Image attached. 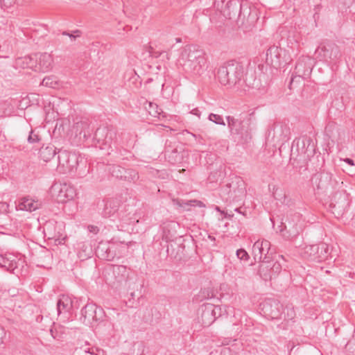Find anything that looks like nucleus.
Segmentation results:
<instances>
[{
  "mask_svg": "<svg viewBox=\"0 0 355 355\" xmlns=\"http://www.w3.org/2000/svg\"><path fill=\"white\" fill-rule=\"evenodd\" d=\"M178 64L187 75L200 76L207 69L205 53L196 46H187L181 52Z\"/></svg>",
  "mask_w": 355,
  "mask_h": 355,
  "instance_id": "nucleus-1",
  "label": "nucleus"
},
{
  "mask_svg": "<svg viewBox=\"0 0 355 355\" xmlns=\"http://www.w3.org/2000/svg\"><path fill=\"white\" fill-rule=\"evenodd\" d=\"M244 67L240 62L229 61L220 67L217 71L219 83L227 88L243 90L244 85Z\"/></svg>",
  "mask_w": 355,
  "mask_h": 355,
  "instance_id": "nucleus-2",
  "label": "nucleus"
},
{
  "mask_svg": "<svg viewBox=\"0 0 355 355\" xmlns=\"http://www.w3.org/2000/svg\"><path fill=\"white\" fill-rule=\"evenodd\" d=\"M230 135L235 140L247 142L250 138V117L248 114H241L239 116L226 117Z\"/></svg>",
  "mask_w": 355,
  "mask_h": 355,
  "instance_id": "nucleus-3",
  "label": "nucleus"
},
{
  "mask_svg": "<svg viewBox=\"0 0 355 355\" xmlns=\"http://www.w3.org/2000/svg\"><path fill=\"white\" fill-rule=\"evenodd\" d=\"M312 182L318 191V193L325 194L331 196L339 190L343 184L331 172L323 170L316 173L312 178Z\"/></svg>",
  "mask_w": 355,
  "mask_h": 355,
  "instance_id": "nucleus-4",
  "label": "nucleus"
},
{
  "mask_svg": "<svg viewBox=\"0 0 355 355\" xmlns=\"http://www.w3.org/2000/svg\"><path fill=\"white\" fill-rule=\"evenodd\" d=\"M105 316L104 310L98 307L94 304H87L81 309V318L83 323L86 324H91L94 326V323H97L96 328L98 331H102L103 327H107L109 329L112 330L114 324L109 320H104Z\"/></svg>",
  "mask_w": 355,
  "mask_h": 355,
  "instance_id": "nucleus-5",
  "label": "nucleus"
},
{
  "mask_svg": "<svg viewBox=\"0 0 355 355\" xmlns=\"http://www.w3.org/2000/svg\"><path fill=\"white\" fill-rule=\"evenodd\" d=\"M313 66V60L309 56H301L296 64L294 71L292 73L289 87L295 82H300V80H304L309 77Z\"/></svg>",
  "mask_w": 355,
  "mask_h": 355,
  "instance_id": "nucleus-6",
  "label": "nucleus"
},
{
  "mask_svg": "<svg viewBox=\"0 0 355 355\" xmlns=\"http://www.w3.org/2000/svg\"><path fill=\"white\" fill-rule=\"evenodd\" d=\"M296 150L297 155L304 161L309 159L315 154V145L311 138L303 136L293 141L292 152Z\"/></svg>",
  "mask_w": 355,
  "mask_h": 355,
  "instance_id": "nucleus-7",
  "label": "nucleus"
},
{
  "mask_svg": "<svg viewBox=\"0 0 355 355\" xmlns=\"http://www.w3.org/2000/svg\"><path fill=\"white\" fill-rule=\"evenodd\" d=\"M302 254L305 259L321 262L327 260L330 255L329 247L325 243L306 245Z\"/></svg>",
  "mask_w": 355,
  "mask_h": 355,
  "instance_id": "nucleus-8",
  "label": "nucleus"
},
{
  "mask_svg": "<svg viewBox=\"0 0 355 355\" xmlns=\"http://www.w3.org/2000/svg\"><path fill=\"white\" fill-rule=\"evenodd\" d=\"M58 168L64 173H76L79 166V157L74 153L67 150L58 152Z\"/></svg>",
  "mask_w": 355,
  "mask_h": 355,
  "instance_id": "nucleus-9",
  "label": "nucleus"
},
{
  "mask_svg": "<svg viewBox=\"0 0 355 355\" xmlns=\"http://www.w3.org/2000/svg\"><path fill=\"white\" fill-rule=\"evenodd\" d=\"M116 138V133L113 129L101 126L96 129L94 136L96 146L101 149L110 148Z\"/></svg>",
  "mask_w": 355,
  "mask_h": 355,
  "instance_id": "nucleus-10",
  "label": "nucleus"
},
{
  "mask_svg": "<svg viewBox=\"0 0 355 355\" xmlns=\"http://www.w3.org/2000/svg\"><path fill=\"white\" fill-rule=\"evenodd\" d=\"M321 60L334 61L340 56L339 47L334 42H327L321 44L315 51Z\"/></svg>",
  "mask_w": 355,
  "mask_h": 355,
  "instance_id": "nucleus-11",
  "label": "nucleus"
},
{
  "mask_svg": "<svg viewBox=\"0 0 355 355\" xmlns=\"http://www.w3.org/2000/svg\"><path fill=\"white\" fill-rule=\"evenodd\" d=\"M270 243L268 240L257 241L252 246V254L255 261H271L272 252Z\"/></svg>",
  "mask_w": 355,
  "mask_h": 355,
  "instance_id": "nucleus-12",
  "label": "nucleus"
},
{
  "mask_svg": "<svg viewBox=\"0 0 355 355\" xmlns=\"http://www.w3.org/2000/svg\"><path fill=\"white\" fill-rule=\"evenodd\" d=\"M332 196L330 203L331 212L336 218L342 217L349 205L347 195L344 192L338 190Z\"/></svg>",
  "mask_w": 355,
  "mask_h": 355,
  "instance_id": "nucleus-13",
  "label": "nucleus"
},
{
  "mask_svg": "<svg viewBox=\"0 0 355 355\" xmlns=\"http://www.w3.org/2000/svg\"><path fill=\"white\" fill-rule=\"evenodd\" d=\"M234 6L239 11V20L241 21L246 28L254 26L258 19L257 10H251L247 3H235Z\"/></svg>",
  "mask_w": 355,
  "mask_h": 355,
  "instance_id": "nucleus-14",
  "label": "nucleus"
},
{
  "mask_svg": "<svg viewBox=\"0 0 355 355\" xmlns=\"http://www.w3.org/2000/svg\"><path fill=\"white\" fill-rule=\"evenodd\" d=\"M290 128L288 124L278 121L275 123L268 130V137H271L274 141L284 143L289 139Z\"/></svg>",
  "mask_w": 355,
  "mask_h": 355,
  "instance_id": "nucleus-15",
  "label": "nucleus"
},
{
  "mask_svg": "<svg viewBox=\"0 0 355 355\" xmlns=\"http://www.w3.org/2000/svg\"><path fill=\"white\" fill-rule=\"evenodd\" d=\"M110 173L117 179L135 182L139 179V173L135 169L125 168L119 165L109 166Z\"/></svg>",
  "mask_w": 355,
  "mask_h": 355,
  "instance_id": "nucleus-16",
  "label": "nucleus"
},
{
  "mask_svg": "<svg viewBox=\"0 0 355 355\" xmlns=\"http://www.w3.org/2000/svg\"><path fill=\"white\" fill-rule=\"evenodd\" d=\"M266 62L270 64L273 67H279L283 63H287L286 59V51L277 46H270L266 53Z\"/></svg>",
  "mask_w": 355,
  "mask_h": 355,
  "instance_id": "nucleus-17",
  "label": "nucleus"
},
{
  "mask_svg": "<svg viewBox=\"0 0 355 355\" xmlns=\"http://www.w3.org/2000/svg\"><path fill=\"white\" fill-rule=\"evenodd\" d=\"M261 310L266 317L272 320L279 319L283 311V306L275 299H267L262 303Z\"/></svg>",
  "mask_w": 355,
  "mask_h": 355,
  "instance_id": "nucleus-18",
  "label": "nucleus"
},
{
  "mask_svg": "<svg viewBox=\"0 0 355 355\" xmlns=\"http://www.w3.org/2000/svg\"><path fill=\"white\" fill-rule=\"evenodd\" d=\"M52 191L60 202L72 200L76 194L74 187L67 183L55 184L52 186Z\"/></svg>",
  "mask_w": 355,
  "mask_h": 355,
  "instance_id": "nucleus-19",
  "label": "nucleus"
},
{
  "mask_svg": "<svg viewBox=\"0 0 355 355\" xmlns=\"http://www.w3.org/2000/svg\"><path fill=\"white\" fill-rule=\"evenodd\" d=\"M279 227V232L282 236L287 240L295 239L300 232V227L291 220L282 222Z\"/></svg>",
  "mask_w": 355,
  "mask_h": 355,
  "instance_id": "nucleus-20",
  "label": "nucleus"
},
{
  "mask_svg": "<svg viewBox=\"0 0 355 355\" xmlns=\"http://www.w3.org/2000/svg\"><path fill=\"white\" fill-rule=\"evenodd\" d=\"M20 260L12 254H0V267L14 271L19 265Z\"/></svg>",
  "mask_w": 355,
  "mask_h": 355,
  "instance_id": "nucleus-21",
  "label": "nucleus"
},
{
  "mask_svg": "<svg viewBox=\"0 0 355 355\" xmlns=\"http://www.w3.org/2000/svg\"><path fill=\"white\" fill-rule=\"evenodd\" d=\"M37 55V71L46 72L51 69L53 67V59L51 54L43 53L36 54Z\"/></svg>",
  "mask_w": 355,
  "mask_h": 355,
  "instance_id": "nucleus-22",
  "label": "nucleus"
},
{
  "mask_svg": "<svg viewBox=\"0 0 355 355\" xmlns=\"http://www.w3.org/2000/svg\"><path fill=\"white\" fill-rule=\"evenodd\" d=\"M42 203L37 200L27 197L22 198L17 205V209L26 211H33L40 209Z\"/></svg>",
  "mask_w": 355,
  "mask_h": 355,
  "instance_id": "nucleus-23",
  "label": "nucleus"
},
{
  "mask_svg": "<svg viewBox=\"0 0 355 355\" xmlns=\"http://www.w3.org/2000/svg\"><path fill=\"white\" fill-rule=\"evenodd\" d=\"M72 131L75 132L76 136H83V138L87 139L90 137L92 130L87 121H80L73 125Z\"/></svg>",
  "mask_w": 355,
  "mask_h": 355,
  "instance_id": "nucleus-24",
  "label": "nucleus"
},
{
  "mask_svg": "<svg viewBox=\"0 0 355 355\" xmlns=\"http://www.w3.org/2000/svg\"><path fill=\"white\" fill-rule=\"evenodd\" d=\"M216 307L211 304L205 306L201 313V322L203 326L208 327L211 325L216 320Z\"/></svg>",
  "mask_w": 355,
  "mask_h": 355,
  "instance_id": "nucleus-25",
  "label": "nucleus"
},
{
  "mask_svg": "<svg viewBox=\"0 0 355 355\" xmlns=\"http://www.w3.org/2000/svg\"><path fill=\"white\" fill-rule=\"evenodd\" d=\"M17 64L24 69H31L37 71L38 69L36 68L37 67V55L35 54L19 58L17 60Z\"/></svg>",
  "mask_w": 355,
  "mask_h": 355,
  "instance_id": "nucleus-26",
  "label": "nucleus"
},
{
  "mask_svg": "<svg viewBox=\"0 0 355 355\" xmlns=\"http://www.w3.org/2000/svg\"><path fill=\"white\" fill-rule=\"evenodd\" d=\"M261 262L259 268V275L265 281L272 279V272L270 261H259Z\"/></svg>",
  "mask_w": 355,
  "mask_h": 355,
  "instance_id": "nucleus-27",
  "label": "nucleus"
},
{
  "mask_svg": "<svg viewBox=\"0 0 355 355\" xmlns=\"http://www.w3.org/2000/svg\"><path fill=\"white\" fill-rule=\"evenodd\" d=\"M72 306V302L67 296L63 295L57 302V310L58 314L68 311Z\"/></svg>",
  "mask_w": 355,
  "mask_h": 355,
  "instance_id": "nucleus-28",
  "label": "nucleus"
},
{
  "mask_svg": "<svg viewBox=\"0 0 355 355\" xmlns=\"http://www.w3.org/2000/svg\"><path fill=\"white\" fill-rule=\"evenodd\" d=\"M40 158L44 162L51 160L55 155V149L54 146L42 147L39 152Z\"/></svg>",
  "mask_w": 355,
  "mask_h": 355,
  "instance_id": "nucleus-29",
  "label": "nucleus"
},
{
  "mask_svg": "<svg viewBox=\"0 0 355 355\" xmlns=\"http://www.w3.org/2000/svg\"><path fill=\"white\" fill-rule=\"evenodd\" d=\"M113 156L116 162H121L130 160L133 155L125 149L120 148L116 150Z\"/></svg>",
  "mask_w": 355,
  "mask_h": 355,
  "instance_id": "nucleus-30",
  "label": "nucleus"
},
{
  "mask_svg": "<svg viewBox=\"0 0 355 355\" xmlns=\"http://www.w3.org/2000/svg\"><path fill=\"white\" fill-rule=\"evenodd\" d=\"M117 209L115 202L109 200L106 202L102 214L104 217L108 218L113 216Z\"/></svg>",
  "mask_w": 355,
  "mask_h": 355,
  "instance_id": "nucleus-31",
  "label": "nucleus"
},
{
  "mask_svg": "<svg viewBox=\"0 0 355 355\" xmlns=\"http://www.w3.org/2000/svg\"><path fill=\"white\" fill-rule=\"evenodd\" d=\"M173 202L181 207H184L185 206H198L200 207H205L203 202L198 200L184 201L183 200L176 199L173 200Z\"/></svg>",
  "mask_w": 355,
  "mask_h": 355,
  "instance_id": "nucleus-32",
  "label": "nucleus"
},
{
  "mask_svg": "<svg viewBox=\"0 0 355 355\" xmlns=\"http://www.w3.org/2000/svg\"><path fill=\"white\" fill-rule=\"evenodd\" d=\"M145 108L148 112L149 114L153 117H159L162 110L155 103L147 102Z\"/></svg>",
  "mask_w": 355,
  "mask_h": 355,
  "instance_id": "nucleus-33",
  "label": "nucleus"
},
{
  "mask_svg": "<svg viewBox=\"0 0 355 355\" xmlns=\"http://www.w3.org/2000/svg\"><path fill=\"white\" fill-rule=\"evenodd\" d=\"M165 155L167 156L169 159V162L173 164H175L180 159L178 150L176 149L171 150V151L166 148L165 150Z\"/></svg>",
  "mask_w": 355,
  "mask_h": 355,
  "instance_id": "nucleus-34",
  "label": "nucleus"
},
{
  "mask_svg": "<svg viewBox=\"0 0 355 355\" xmlns=\"http://www.w3.org/2000/svg\"><path fill=\"white\" fill-rule=\"evenodd\" d=\"M42 85L43 86L54 88L58 85V81L54 76H47L42 80Z\"/></svg>",
  "mask_w": 355,
  "mask_h": 355,
  "instance_id": "nucleus-35",
  "label": "nucleus"
},
{
  "mask_svg": "<svg viewBox=\"0 0 355 355\" xmlns=\"http://www.w3.org/2000/svg\"><path fill=\"white\" fill-rule=\"evenodd\" d=\"M272 272V278L276 277L282 271V266L279 260H277L272 265H271Z\"/></svg>",
  "mask_w": 355,
  "mask_h": 355,
  "instance_id": "nucleus-36",
  "label": "nucleus"
},
{
  "mask_svg": "<svg viewBox=\"0 0 355 355\" xmlns=\"http://www.w3.org/2000/svg\"><path fill=\"white\" fill-rule=\"evenodd\" d=\"M209 119L216 124L223 125H225L224 120L220 115L211 113L209 116Z\"/></svg>",
  "mask_w": 355,
  "mask_h": 355,
  "instance_id": "nucleus-37",
  "label": "nucleus"
},
{
  "mask_svg": "<svg viewBox=\"0 0 355 355\" xmlns=\"http://www.w3.org/2000/svg\"><path fill=\"white\" fill-rule=\"evenodd\" d=\"M236 256L239 259L244 261H247L250 258L248 252L244 249L237 250Z\"/></svg>",
  "mask_w": 355,
  "mask_h": 355,
  "instance_id": "nucleus-38",
  "label": "nucleus"
},
{
  "mask_svg": "<svg viewBox=\"0 0 355 355\" xmlns=\"http://www.w3.org/2000/svg\"><path fill=\"white\" fill-rule=\"evenodd\" d=\"M152 309H146L144 311V315L143 317V320L145 322L150 323L153 321V317H152Z\"/></svg>",
  "mask_w": 355,
  "mask_h": 355,
  "instance_id": "nucleus-39",
  "label": "nucleus"
},
{
  "mask_svg": "<svg viewBox=\"0 0 355 355\" xmlns=\"http://www.w3.org/2000/svg\"><path fill=\"white\" fill-rule=\"evenodd\" d=\"M62 34L63 35L69 36L71 40H75L76 39V37H78L80 36L81 31L79 30H76L75 31H73V33H69L67 31H64V32H62Z\"/></svg>",
  "mask_w": 355,
  "mask_h": 355,
  "instance_id": "nucleus-40",
  "label": "nucleus"
},
{
  "mask_svg": "<svg viewBox=\"0 0 355 355\" xmlns=\"http://www.w3.org/2000/svg\"><path fill=\"white\" fill-rule=\"evenodd\" d=\"M40 141L39 136L36 134H34L33 131L31 130L28 137V141L31 144L38 142Z\"/></svg>",
  "mask_w": 355,
  "mask_h": 355,
  "instance_id": "nucleus-41",
  "label": "nucleus"
},
{
  "mask_svg": "<svg viewBox=\"0 0 355 355\" xmlns=\"http://www.w3.org/2000/svg\"><path fill=\"white\" fill-rule=\"evenodd\" d=\"M84 351L85 353L90 354L91 355H100L101 353H103V350L94 347L87 348Z\"/></svg>",
  "mask_w": 355,
  "mask_h": 355,
  "instance_id": "nucleus-42",
  "label": "nucleus"
},
{
  "mask_svg": "<svg viewBox=\"0 0 355 355\" xmlns=\"http://www.w3.org/2000/svg\"><path fill=\"white\" fill-rule=\"evenodd\" d=\"M15 1L16 0H0V6L1 8H9L15 3Z\"/></svg>",
  "mask_w": 355,
  "mask_h": 355,
  "instance_id": "nucleus-43",
  "label": "nucleus"
},
{
  "mask_svg": "<svg viewBox=\"0 0 355 355\" xmlns=\"http://www.w3.org/2000/svg\"><path fill=\"white\" fill-rule=\"evenodd\" d=\"M126 272V268L123 266H116L114 268V272Z\"/></svg>",
  "mask_w": 355,
  "mask_h": 355,
  "instance_id": "nucleus-44",
  "label": "nucleus"
},
{
  "mask_svg": "<svg viewBox=\"0 0 355 355\" xmlns=\"http://www.w3.org/2000/svg\"><path fill=\"white\" fill-rule=\"evenodd\" d=\"M8 204L4 202H0V210H2L3 212L7 211L8 209Z\"/></svg>",
  "mask_w": 355,
  "mask_h": 355,
  "instance_id": "nucleus-45",
  "label": "nucleus"
},
{
  "mask_svg": "<svg viewBox=\"0 0 355 355\" xmlns=\"http://www.w3.org/2000/svg\"><path fill=\"white\" fill-rule=\"evenodd\" d=\"M6 336V332L3 328L0 327V344L3 343V339Z\"/></svg>",
  "mask_w": 355,
  "mask_h": 355,
  "instance_id": "nucleus-46",
  "label": "nucleus"
},
{
  "mask_svg": "<svg viewBox=\"0 0 355 355\" xmlns=\"http://www.w3.org/2000/svg\"><path fill=\"white\" fill-rule=\"evenodd\" d=\"M88 228L89 231L92 232L97 233V232L98 231V227L94 225H90L88 227Z\"/></svg>",
  "mask_w": 355,
  "mask_h": 355,
  "instance_id": "nucleus-47",
  "label": "nucleus"
},
{
  "mask_svg": "<svg viewBox=\"0 0 355 355\" xmlns=\"http://www.w3.org/2000/svg\"><path fill=\"white\" fill-rule=\"evenodd\" d=\"M150 53L151 54V56L155 57V58L159 57L162 54V53H159V52L156 51H150Z\"/></svg>",
  "mask_w": 355,
  "mask_h": 355,
  "instance_id": "nucleus-48",
  "label": "nucleus"
},
{
  "mask_svg": "<svg viewBox=\"0 0 355 355\" xmlns=\"http://www.w3.org/2000/svg\"><path fill=\"white\" fill-rule=\"evenodd\" d=\"M345 162L348 164L350 166H354V162L353 159H350V158H346L345 159Z\"/></svg>",
  "mask_w": 355,
  "mask_h": 355,
  "instance_id": "nucleus-49",
  "label": "nucleus"
},
{
  "mask_svg": "<svg viewBox=\"0 0 355 355\" xmlns=\"http://www.w3.org/2000/svg\"><path fill=\"white\" fill-rule=\"evenodd\" d=\"M222 214L224 215L225 218H227L229 219H231L234 216L233 214H228V213H225V211H224V214Z\"/></svg>",
  "mask_w": 355,
  "mask_h": 355,
  "instance_id": "nucleus-50",
  "label": "nucleus"
},
{
  "mask_svg": "<svg viewBox=\"0 0 355 355\" xmlns=\"http://www.w3.org/2000/svg\"><path fill=\"white\" fill-rule=\"evenodd\" d=\"M191 113H192L193 114L197 115V116H200V112L199 111V110H198V109H196H196L192 110Z\"/></svg>",
  "mask_w": 355,
  "mask_h": 355,
  "instance_id": "nucleus-51",
  "label": "nucleus"
},
{
  "mask_svg": "<svg viewBox=\"0 0 355 355\" xmlns=\"http://www.w3.org/2000/svg\"><path fill=\"white\" fill-rule=\"evenodd\" d=\"M294 315H295V313L293 309L291 310V313L288 312V317L289 319H293Z\"/></svg>",
  "mask_w": 355,
  "mask_h": 355,
  "instance_id": "nucleus-52",
  "label": "nucleus"
},
{
  "mask_svg": "<svg viewBox=\"0 0 355 355\" xmlns=\"http://www.w3.org/2000/svg\"><path fill=\"white\" fill-rule=\"evenodd\" d=\"M215 210H216L217 211L220 212L221 214H224V211H222V210L220 209V207H218V206H216V207H215Z\"/></svg>",
  "mask_w": 355,
  "mask_h": 355,
  "instance_id": "nucleus-53",
  "label": "nucleus"
},
{
  "mask_svg": "<svg viewBox=\"0 0 355 355\" xmlns=\"http://www.w3.org/2000/svg\"><path fill=\"white\" fill-rule=\"evenodd\" d=\"M50 332H51V334L52 337H53V338H56V336H55V335H54V331H53V329H51V330H50Z\"/></svg>",
  "mask_w": 355,
  "mask_h": 355,
  "instance_id": "nucleus-54",
  "label": "nucleus"
},
{
  "mask_svg": "<svg viewBox=\"0 0 355 355\" xmlns=\"http://www.w3.org/2000/svg\"><path fill=\"white\" fill-rule=\"evenodd\" d=\"M234 211L239 213H242L241 211V208H236Z\"/></svg>",
  "mask_w": 355,
  "mask_h": 355,
  "instance_id": "nucleus-55",
  "label": "nucleus"
},
{
  "mask_svg": "<svg viewBox=\"0 0 355 355\" xmlns=\"http://www.w3.org/2000/svg\"><path fill=\"white\" fill-rule=\"evenodd\" d=\"M175 40H176V42H182V40L180 37L176 38Z\"/></svg>",
  "mask_w": 355,
  "mask_h": 355,
  "instance_id": "nucleus-56",
  "label": "nucleus"
},
{
  "mask_svg": "<svg viewBox=\"0 0 355 355\" xmlns=\"http://www.w3.org/2000/svg\"><path fill=\"white\" fill-rule=\"evenodd\" d=\"M209 239L211 241H214L215 240V238L212 236H209Z\"/></svg>",
  "mask_w": 355,
  "mask_h": 355,
  "instance_id": "nucleus-57",
  "label": "nucleus"
},
{
  "mask_svg": "<svg viewBox=\"0 0 355 355\" xmlns=\"http://www.w3.org/2000/svg\"><path fill=\"white\" fill-rule=\"evenodd\" d=\"M279 258L282 259V260H284V257L283 255H279Z\"/></svg>",
  "mask_w": 355,
  "mask_h": 355,
  "instance_id": "nucleus-58",
  "label": "nucleus"
},
{
  "mask_svg": "<svg viewBox=\"0 0 355 355\" xmlns=\"http://www.w3.org/2000/svg\"><path fill=\"white\" fill-rule=\"evenodd\" d=\"M130 295H131L132 297L133 298V297H134V295H135L134 293H131V294H130Z\"/></svg>",
  "mask_w": 355,
  "mask_h": 355,
  "instance_id": "nucleus-59",
  "label": "nucleus"
},
{
  "mask_svg": "<svg viewBox=\"0 0 355 355\" xmlns=\"http://www.w3.org/2000/svg\"><path fill=\"white\" fill-rule=\"evenodd\" d=\"M232 184H230V185L227 184V187L230 186V187H232Z\"/></svg>",
  "mask_w": 355,
  "mask_h": 355,
  "instance_id": "nucleus-60",
  "label": "nucleus"
}]
</instances>
